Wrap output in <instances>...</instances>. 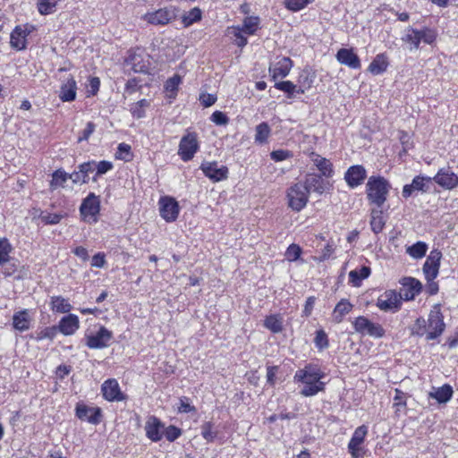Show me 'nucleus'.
<instances>
[{
  "mask_svg": "<svg viewBox=\"0 0 458 458\" xmlns=\"http://www.w3.org/2000/svg\"><path fill=\"white\" fill-rule=\"evenodd\" d=\"M210 120L216 125H226L229 123L228 116L222 111H215Z\"/></svg>",
  "mask_w": 458,
  "mask_h": 458,
  "instance_id": "64",
  "label": "nucleus"
},
{
  "mask_svg": "<svg viewBox=\"0 0 458 458\" xmlns=\"http://www.w3.org/2000/svg\"><path fill=\"white\" fill-rule=\"evenodd\" d=\"M57 334V327L55 326L53 327H47L44 329L40 330L39 332H37L35 340L37 342H40L44 339H49L53 340Z\"/></svg>",
  "mask_w": 458,
  "mask_h": 458,
  "instance_id": "48",
  "label": "nucleus"
},
{
  "mask_svg": "<svg viewBox=\"0 0 458 458\" xmlns=\"http://www.w3.org/2000/svg\"><path fill=\"white\" fill-rule=\"evenodd\" d=\"M441 259L442 252L439 250L435 249L430 251L422 268L427 281L434 280L437 276Z\"/></svg>",
  "mask_w": 458,
  "mask_h": 458,
  "instance_id": "15",
  "label": "nucleus"
},
{
  "mask_svg": "<svg viewBox=\"0 0 458 458\" xmlns=\"http://www.w3.org/2000/svg\"><path fill=\"white\" fill-rule=\"evenodd\" d=\"M354 330L362 335L374 338H381L385 335V329L378 323L370 321L364 316H360L352 322Z\"/></svg>",
  "mask_w": 458,
  "mask_h": 458,
  "instance_id": "5",
  "label": "nucleus"
},
{
  "mask_svg": "<svg viewBox=\"0 0 458 458\" xmlns=\"http://www.w3.org/2000/svg\"><path fill=\"white\" fill-rule=\"evenodd\" d=\"M390 189L391 184L383 176H370L366 184V193L369 202L378 208H382L387 199Z\"/></svg>",
  "mask_w": 458,
  "mask_h": 458,
  "instance_id": "1",
  "label": "nucleus"
},
{
  "mask_svg": "<svg viewBox=\"0 0 458 458\" xmlns=\"http://www.w3.org/2000/svg\"><path fill=\"white\" fill-rule=\"evenodd\" d=\"M293 67V61L289 57L279 58L273 65L269 67V73L273 81L278 78H285Z\"/></svg>",
  "mask_w": 458,
  "mask_h": 458,
  "instance_id": "25",
  "label": "nucleus"
},
{
  "mask_svg": "<svg viewBox=\"0 0 458 458\" xmlns=\"http://www.w3.org/2000/svg\"><path fill=\"white\" fill-rule=\"evenodd\" d=\"M310 158L313 165L319 171V175H322L325 178L333 177V175L335 174V171L333 164L329 159L320 156L316 152H311L310 154Z\"/></svg>",
  "mask_w": 458,
  "mask_h": 458,
  "instance_id": "24",
  "label": "nucleus"
},
{
  "mask_svg": "<svg viewBox=\"0 0 458 458\" xmlns=\"http://www.w3.org/2000/svg\"><path fill=\"white\" fill-rule=\"evenodd\" d=\"M201 19V11L198 7L191 9L188 13H184L182 17V21L184 27H189L194 22Z\"/></svg>",
  "mask_w": 458,
  "mask_h": 458,
  "instance_id": "45",
  "label": "nucleus"
},
{
  "mask_svg": "<svg viewBox=\"0 0 458 458\" xmlns=\"http://www.w3.org/2000/svg\"><path fill=\"white\" fill-rule=\"evenodd\" d=\"M63 216H64L62 214L41 212L39 215V219L45 225H56L60 223Z\"/></svg>",
  "mask_w": 458,
  "mask_h": 458,
  "instance_id": "53",
  "label": "nucleus"
},
{
  "mask_svg": "<svg viewBox=\"0 0 458 458\" xmlns=\"http://www.w3.org/2000/svg\"><path fill=\"white\" fill-rule=\"evenodd\" d=\"M352 304L347 299H342L335 307L333 319L335 323H341L344 317L352 310Z\"/></svg>",
  "mask_w": 458,
  "mask_h": 458,
  "instance_id": "31",
  "label": "nucleus"
},
{
  "mask_svg": "<svg viewBox=\"0 0 458 458\" xmlns=\"http://www.w3.org/2000/svg\"><path fill=\"white\" fill-rule=\"evenodd\" d=\"M103 398L108 402H123L127 400V395L122 392L118 381L115 378H109L101 385Z\"/></svg>",
  "mask_w": 458,
  "mask_h": 458,
  "instance_id": "12",
  "label": "nucleus"
},
{
  "mask_svg": "<svg viewBox=\"0 0 458 458\" xmlns=\"http://www.w3.org/2000/svg\"><path fill=\"white\" fill-rule=\"evenodd\" d=\"M367 178V171L361 165H353L344 173V181L352 188H357L361 185Z\"/></svg>",
  "mask_w": 458,
  "mask_h": 458,
  "instance_id": "18",
  "label": "nucleus"
},
{
  "mask_svg": "<svg viewBox=\"0 0 458 458\" xmlns=\"http://www.w3.org/2000/svg\"><path fill=\"white\" fill-rule=\"evenodd\" d=\"M80 171L73 172L68 174V180H71L73 183H84L86 182V163H82L79 165Z\"/></svg>",
  "mask_w": 458,
  "mask_h": 458,
  "instance_id": "52",
  "label": "nucleus"
},
{
  "mask_svg": "<svg viewBox=\"0 0 458 458\" xmlns=\"http://www.w3.org/2000/svg\"><path fill=\"white\" fill-rule=\"evenodd\" d=\"M400 283L402 288L398 294L402 297V301L413 300L422 290L421 283L413 277H403Z\"/></svg>",
  "mask_w": 458,
  "mask_h": 458,
  "instance_id": "16",
  "label": "nucleus"
},
{
  "mask_svg": "<svg viewBox=\"0 0 458 458\" xmlns=\"http://www.w3.org/2000/svg\"><path fill=\"white\" fill-rule=\"evenodd\" d=\"M437 38V31L435 29L424 27L421 30H417L409 27L405 30V34L402 40L410 45V50L418 49L420 42L432 45Z\"/></svg>",
  "mask_w": 458,
  "mask_h": 458,
  "instance_id": "2",
  "label": "nucleus"
},
{
  "mask_svg": "<svg viewBox=\"0 0 458 458\" xmlns=\"http://www.w3.org/2000/svg\"><path fill=\"white\" fill-rule=\"evenodd\" d=\"M264 327L274 334L283 331V318L280 315L267 316L264 320Z\"/></svg>",
  "mask_w": 458,
  "mask_h": 458,
  "instance_id": "37",
  "label": "nucleus"
},
{
  "mask_svg": "<svg viewBox=\"0 0 458 458\" xmlns=\"http://www.w3.org/2000/svg\"><path fill=\"white\" fill-rule=\"evenodd\" d=\"M56 327L57 331H60L65 335H72L79 328L78 317L73 314H69L60 320Z\"/></svg>",
  "mask_w": 458,
  "mask_h": 458,
  "instance_id": "28",
  "label": "nucleus"
},
{
  "mask_svg": "<svg viewBox=\"0 0 458 458\" xmlns=\"http://www.w3.org/2000/svg\"><path fill=\"white\" fill-rule=\"evenodd\" d=\"M297 371L310 374L312 376L318 377L319 378H323L325 377V373L321 370L320 367L312 363L306 364L303 369H298Z\"/></svg>",
  "mask_w": 458,
  "mask_h": 458,
  "instance_id": "57",
  "label": "nucleus"
},
{
  "mask_svg": "<svg viewBox=\"0 0 458 458\" xmlns=\"http://www.w3.org/2000/svg\"><path fill=\"white\" fill-rule=\"evenodd\" d=\"M31 32V30L26 25L24 28L16 26L10 35L11 47L21 51L26 48V38Z\"/></svg>",
  "mask_w": 458,
  "mask_h": 458,
  "instance_id": "23",
  "label": "nucleus"
},
{
  "mask_svg": "<svg viewBox=\"0 0 458 458\" xmlns=\"http://www.w3.org/2000/svg\"><path fill=\"white\" fill-rule=\"evenodd\" d=\"M50 306L51 310L56 313H67L72 310L69 301L62 296H52Z\"/></svg>",
  "mask_w": 458,
  "mask_h": 458,
  "instance_id": "34",
  "label": "nucleus"
},
{
  "mask_svg": "<svg viewBox=\"0 0 458 458\" xmlns=\"http://www.w3.org/2000/svg\"><path fill=\"white\" fill-rule=\"evenodd\" d=\"M255 142L265 144L271 134V128L267 123L262 122L256 126Z\"/></svg>",
  "mask_w": 458,
  "mask_h": 458,
  "instance_id": "38",
  "label": "nucleus"
},
{
  "mask_svg": "<svg viewBox=\"0 0 458 458\" xmlns=\"http://www.w3.org/2000/svg\"><path fill=\"white\" fill-rule=\"evenodd\" d=\"M76 82L72 78L67 80L60 89L59 98L64 102H69L75 99L76 97Z\"/></svg>",
  "mask_w": 458,
  "mask_h": 458,
  "instance_id": "32",
  "label": "nucleus"
},
{
  "mask_svg": "<svg viewBox=\"0 0 458 458\" xmlns=\"http://www.w3.org/2000/svg\"><path fill=\"white\" fill-rule=\"evenodd\" d=\"M95 169L97 170L96 176L105 174L113 169V163L106 160L100 161L98 163L94 161L88 162V173L94 171Z\"/></svg>",
  "mask_w": 458,
  "mask_h": 458,
  "instance_id": "41",
  "label": "nucleus"
},
{
  "mask_svg": "<svg viewBox=\"0 0 458 458\" xmlns=\"http://www.w3.org/2000/svg\"><path fill=\"white\" fill-rule=\"evenodd\" d=\"M292 157H293L292 152L289 150H285V149L274 150L270 153V157L275 162L284 161Z\"/></svg>",
  "mask_w": 458,
  "mask_h": 458,
  "instance_id": "62",
  "label": "nucleus"
},
{
  "mask_svg": "<svg viewBox=\"0 0 458 458\" xmlns=\"http://www.w3.org/2000/svg\"><path fill=\"white\" fill-rule=\"evenodd\" d=\"M200 169L208 179L216 182L227 179L228 168L225 165L218 166L217 162H204Z\"/></svg>",
  "mask_w": 458,
  "mask_h": 458,
  "instance_id": "17",
  "label": "nucleus"
},
{
  "mask_svg": "<svg viewBox=\"0 0 458 458\" xmlns=\"http://www.w3.org/2000/svg\"><path fill=\"white\" fill-rule=\"evenodd\" d=\"M370 215H371V218H370L371 230L373 231V233L377 234L383 230V228L386 225V221L384 220V217H383V211L381 210V208H372Z\"/></svg>",
  "mask_w": 458,
  "mask_h": 458,
  "instance_id": "33",
  "label": "nucleus"
},
{
  "mask_svg": "<svg viewBox=\"0 0 458 458\" xmlns=\"http://www.w3.org/2000/svg\"><path fill=\"white\" fill-rule=\"evenodd\" d=\"M323 177L324 176L315 173L306 174L302 185L309 194L315 192L318 195H322L324 192L331 190L332 184L325 181Z\"/></svg>",
  "mask_w": 458,
  "mask_h": 458,
  "instance_id": "11",
  "label": "nucleus"
},
{
  "mask_svg": "<svg viewBox=\"0 0 458 458\" xmlns=\"http://www.w3.org/2000/svg\"><path fill=\"white\" fill-rule=\"evenodd\" d=\"M368 434V428L365 425L358 427L348 444V452L352 458H361L363 456V444L365 437Z\"/></svg>",
  "mask_w": 458,
  "mask_h": 458,
  "instance_id": "13",
  "label": "nucleus"
},
{
  "mask_svg": "<svg viewBox=\"0 0 458 458\" xmlns=\"http://www.w3.org/2000/svg\"><path fill=\"white\" fill-rule=\"evenodd\" d=\"M195 406L190 403V399L186 396H182L179 400L178 412L180 413H190L196 412Z\"/></svg>",
  "mask_w": 458,
  "mask_h": 458,
  "instance_id": "59",
  "label": "nucleus"
},
{
  "mask_svg": "<svg viewBox=\"0 0 458 458\" xmlns=\"http://www.w3.org/2000/svg\"><path fill=\"white\" fill-rule=\"evenodd\" d=\"M428 245L424 242H417L416 243L407 247L406 252L413 259H419L426 255Z\"/></svg>",
  "mask_w": 458,
  "mask_h": 458,
  "instance_id": "40",
  "label": "nucleus"
},
{
  "mask_svg": "<svg viewBox=\"0 0 458 458\" xmlns=\"http://www.w3.org/2000/svg\"><path fill=\"white\" fill-rule=\"evenodd\" d=\"M102 420L103 414L100 407H88V423L98 425Z\"/></svg>",
  "mask_w": 458,
  "mask_h": 458,
  "instance_id": "50",
  "label": "nucleus"
},
{
  "mask_svg": "<svg viewBox=\"0 0 458 458\" xmlns=\"http://www.w3.org/2000/svg\"><path fill=\"white\" fill-rule=\"evenodd\" d=\"M140 81L137 78H132L127 81L124 88V95H131L141 89L140 84Z\"/></svg>",
  "mask_w": 458,
  "mask_h": 458,
  "instance_id": "60",
  "label": "nucleus"
},
{
  "mask_svg": "<svg viewBox=\"0 0 458 458\" xmlns=\"http://www.w3.org/2000/svg\"><path fill=\"white\" fill-rule=\"evenodd\" d=\"M159 213L161 217L167 223L174 222L180 212L177 200L170 196L161 197L158 200Z\"/></svg>",
  "mask_w": 458,
  "mask_h": 458,
  "instance_id": "7",
  "label": "nucleus"
},
{
  "mask_svg": "<svg viewBox=\"0 0 458 458\" xmlns=\"http://www.w3.org/2000/svg\"><path fill=\"white\" fill-rule=\"evenodd\" d=\"M176 16V9L170 6L147 13L144 14L143 20L153 25H165L175 20Z\"/></svg>",
  "mask_w": 458,
  "mask_h": 458,
  "instance_id": "8",
  "label": "nucleus"
},
{
  "mask_svg": "<svg viewBox=\"0 0 458 458\" xmlns=\"http://www.w3.org/2000/svg\"><path fill=\"white\" fill-rule=\"evenodd\" d=\"M337 61L352 69L360 68V60L352 48H340L336 53Z\"/></svg>",
  "mask_w": 458,
  "mask_h": 458,
  "instance_id": "26",
  "label": "nucleus"
},
{
  "mask_svg": "<svg viewBox=\"0 0 458 458\" xmlns=\"http://www.w3.org/2000/svg\"><path fill=\"white\" fill-rule=\"evenodd\" d=\"M314 344L318 350H324L329 346L327 335L323 329L316 331Z\"/></svg>",
  "mask_w": 458,
  "mask_h": 458,
  "instance_id": "51",
  "label": "nucleus"
},
{
  "mask_svg": "<svg viewBox=\"0 0 458 458\" xmlns=\"http://www.w3.org/2000/svg\"><path fill=\"white\" fill-rule=\"evenodd\" d=\"M13 250V247L7 238L0 239V267H4V265L9 263L11 257L10 253Z\"/></svg>",
  "mask_w": 458,
  "mask_h": 458,
  "instance_id": "39",
  "label": "nucleus"
},
{
  "mask_svg": "<svg viewBox=\"0 0 458 458\" xmlns=\"http://www.w3.org/2000/svg\"><path fill=\"white\" fill-rule=\"evenodd\" d=\"M30 320L28 310H22L13 314V326L16 330L24 332L30 329Z\"/></svg>",
  "mask_w": 458,
  "mask_h": 458,
  "instance_id": "29",
  "label": "nucleus"
},
{
  "mask_svg": "<svg viewBox=\"0 0 458 458\" xmlns=\"http://www.w3.org/2000/svg\"><path fill=\"white\" fill-rule=\"evenodd\" d=\"M131 156V146L126 143H120L117 148L116 157L129 161Z\"/></svg>",
  "mask_w": 458,
  "mask_h": 458,
  "instance_id": "61",
  "label": "nucleus"
},
{
  "mask_svg": "<svg viewBox=\"0 0 458 458\" xmlns=\"http://www.w3.org/2000/svg\"><path fill=\"white\" fill-rule=\"evenodd\" d=\"M399 140L403 146V151L404 153H406L408 149L412 148L413 143L411 141V137L408 132L401 131L399 132Z\"/></svg>",
  "mask_w": 458,
  "mask_h": 458,
  "instance_id": "63",
  "label": "nucleus"
},
{
  "mask_svg": "<svg viewBox=\"0 0 458 458\" xmlns=\"http://www.w3.org/2000/svg\"><path fill=\"white\" fill-rule=\"evenodd\" d=\"M402 306V297L394 290L383 293L377 301V307L383 311H398Z\"/></svg>",
  "mask_w": 458,
  "mask_h": 458,
  "instance_id": "10",
  "label": "nucleus"
},
{
  "mask_svg": "<svg viewBox=\"0 0 458 458\" xmlns=\"http://www.w3.org/2000/svg\"><path fill=\"white\" fill-rule=\"evenodd\" d=\"M228 35H233L235 38L234 43L239 47H243L247 45L248 40L247 38L244 36V32L241 30V27L239 26H233L229 27L227 29Z\"/></svg>",
  "mask_w": 458,
  "mask_h": 458,
  "instance_id": "44",
  "label": "nucleus"
},
{
  "mask_svg": "<svg viewBox=\"0 0 458 458\" xmlns=\"http://www.w3.org/2000/svg\"><path fill=\"white\" fill-rule=\"evenodd\" d=\"M163 435L169 442H174L182 435V430L174 425H170L167 428H164Z\"/></svg>",
  "mask_w": 458,
  "mask_h": 458,
  "instance_id": "56",
  "label": "nucleus"
},
{
  "mask_svg": "<svg viewBox=\"0 0 458 458\" xmlns=\"http://www.w3.org/2000/svg\"><path fill=\"white\" fill-rule=\"evenodd\" d=\"M389 65L386 54H378L375 56L368 67V71L373 75H379L385 72Z\"/></svg>",
  "mask_w": 458,
  "mask_h": 458,
  "instance_id": "30",
  "label": "nucleus"
},
{
  "mask_svg": "<svg viewBox=\"0 0 458 458\" xmlns=\"http://www.w3.org/2000/svg\"><path fill=\"white\" fill-rule=\"evenodd\" d=\"M149 62L142 50H131L125 59V66L134 72L147 73Z\"/></svg>",
  "mask_w": 458,
  "mask_h": 458,
  "instance_id": "9",
  "label": "nucleus"
},
{
  "mask_svg": "<svg viewBox=\"0 0 458 458\" xmlns=\"http://www.w3.org/2000/svg\"><path fill=\"white\" fill-rule=\"evenodd\" d=\"M181 83V77L179 75H174L172 78L168 79L165 84V89L166 92H168L169 98H174L176 95L178 90V86Z\"/></svg>",
  "mask_w": 458,
  "mask_h": 458,
  "instance_id": "47",
  "label": "nucleus"
},
{
  "mask_svg": "<svg viewBox=\"0 0 458 458\" xmlns=\"http://www.w3.org/2000/svg\"><path fill=\"white\" fill-rule=\"evenodd\" d=\"M275 88L285 92L288 95V98H293V93H295L296 85L290 81H284L276 82Z\"/></svg>",
  "mask_w": 458,
  "mask_h": 458,
  "instance_id": "55",
  "label": "nucleus"
},
{
  "mask_svg": "<svg viewBox=\"0 0 458 458\" xmlns=\"http://www.w3.org/2000/svg\"><path fill=\"white\" fill-rule=\"evenodd\" d=\"M445 327L443 315L439 310H432L428 315L427 321V340H434L440 336Z\"/></svg>",
  "mask_w": 458,
  "mask_h": 458,
  "instance_id": "14",
  "label": "nucleus"
},
{
  "mask_svg": "<svg viewBox=\"0 0 458 458\" xmlns=\"http://www.w3.org/2000/svg\"><path fill=\"white\" fill-rule=\"evenodd\" d=\"M454 394L453 387L445 384L440 387H433L432 391L428 393V397L435 399L438 403H446L449 402Z\"/></svg>",
  "mask_w": 458,
  "mask_h": 458,
  "instance_id": "27",
  "label": "nucleus"
},
{
  "mask_svg": "<svg viewBox=\"0 0 458 458\" xmlns=\"http://www.w3.org/2000/svg\"><path fill=\"white\" fill-rule=\"evenodd\" d=\"M411 330L412 335L427 336V321L423 318H418Z\"/></svg>",
  "mask_w": 458,
  "mask_h": 458,
  "instance_id": "49",
  "label": "nucleus"
},
{
  "mask_svg": "<svg viewBox=\"0 0 458 458\" xmlns=\"http://www.w3.org/2000/svg\"><path fill=\"white\" fill-rule=\"evenodd\" d=\"M112 332L101 327L96 335L88 336V348L102 349L108 346L112 339Z\"/></svg>",
  "mask_w": 458,
  "mask_h": 458,
  "instance_id": "22",
  "label": "nucleus"
},
{
  "mask_svg": "<svg viewBox=\"0 0 458 458\" xmlns=\"http://www.w3.org/2000/svg\"><path fill=\"white\" fill-rule=\"evenodd\" d=\"M370 267L363 266L360 269H354L349 273V282L353 286H360L363 279L367 278L370 275Z\"/></svg>",
  "mask_w": 458,
  "mask_h": 458,
  "instance_id": "35",
  "label": "nucleus"
},
{
  "mask_svg": "<svg viewBox=\"0 0 458 458\" xmlns=\"http://www.w3.org/2000/svg\"><path fill=\"white\" fill-rule=\"evenodd\" d=\"M259 25V18L257 16H249L243 20L241 30L247 35H253Z\"/></svg>",
  "mask_w": 458,
  "mask_h": 458,
  "instance_id": "43",
  "label": "nucleus"
},
{
  "mask_svg": "<svg viewBox=\"0 0 458 458\" xmlns=\"http://www.w3.org/2000/svg\"><path fill=\"white\" fill-rule=\"evenodd\" d=\"M288 206L294 211L303 209L309 201V193L302 183L297 182L287 190Z\"/></svg>",
  "mask_w": 458,
  "mask_h": 458,
  "instance_id": "4",
  "label": "nucleus"
},
{
  "mask_svg": "<svg viewBox=\"0 0 458 458\" xmlns=\"http://www.w3.org/2000/svg\"><path fill=\"white\" fill-rule=\"evenodd\" d=\"M431 182V177L417 175L413 178L411 183L403 186L402 195L403 198L408 199L414 191L427 192Z\"/></svg>",
  "mask_w": 458,
  "mask_h": 458,
  "instance_id": "19",
  "label": "nucleus"
},
{
  "mask_svg": "<svg viewBox=\"0 0 458 458\" xmlns=\"http://www.w3.org/2000/svg\"><path fill=\"white\" fill-rule=\"evenodd\" d=\"M294 382L304 385L300 394L305 397H310L325 391L326 384L321 381L322 378L306 374L301 371H296L293 377Z\"/></svg>",
  "mask_w": 458,
  "mask_h": 458,
  "instance_id": "3",
  "label": "nucleus"
},
{
  "mask_svg": "<svg viewBox=\"0 0 458 458\" xmlns=\"http://www.w3.org/2000/svg\"><path fill=\"white\" fill-rule=\"evenodd\" d=\"M431 179L446 190H453L458 185V175L451 171L449 167L441 168Z\"/></svg>",
  "mask_w": 458,
  "mask_h": 458,
  "instance_id": "20",
  "label": "nucleus"
},
{
  "mask_svg": "<svg viewBox=\"0 0 458 458\" xmlns=\"http://www.w3.org/2000/svg\"><path fill=\"white\" fill-rule=\"evenodd\" d=\"M100 211V199L94 193L88 194V216H90L93 222L98 221V215Z\"/></svg>",
  "mask_w": 458,
  "mask_h": 458,
  "instance_id": "36",
  "label": "nucleus"
},
{
  "mask_svg": "<svg viewBox=\"0 0 458 458\" xmlns=\"http://www.w3.org/2000/svg\"><path fill=\"white\" fill-rule=\"evenodd\" d=\"M68 181V174L59 169L53 173L52 180L50 182V190L55 191L60 187H64L65 182Z\"/></svg>",
  "mask_w": 458,
  "mask_h": 458,
  "instance_id": "42",
  "label": "nucleus"
},
{
  "mask_svg": "<svg viewBox=\"0 0 458 458\" xmlns=\"http://www.w3.org/2000/svg\"><path fill=\"white\" fill-rule=\"evenodd\" d=\"M301 254V249L297 244H291L286 251H285V258L288 261H296Z\"/></svg>",
  "mask_w": 458,
  "mask_h": 458,
  "instance_id": "58",
  "label": "nucleus"
},
{
  "mask_svg": "<svg viewBox=\"0 0 458 458\" xmlns=\"http://www.w3.org/2000/svg\"><path fill=\"white\" fill-rule=\"evenodd\" d=\"M313 1L314 0H285V6L290 11L298 12L305 8Z\"/></svg>",
  "mask_w": 458,
  "mask_h": 458,
  "instance_id": "54",
  "label": "nucleus"
},
{
  "mask_svg": "<svg viewBox=\"0 0 458 458\" xmlns=\"http://www.w3.org/2000/svg\"><path fill=\"white\" fill-rule=\"evenodd\" d=\"M199 148L197 134L195 132H187L180 140L178 155L182 161L188 162L194 157Z\"/></svg>",
  "mask_w": 458,
  "mask_h": 458,
  "instance_id": "6",
  "label": "nucleus"
},
{
  "mask_svg": "<svg viewBox=\"0 0 458 458\" xmlns=\"http://www.w3.org/2000/svg\"><path fill=\"white\" fill-rule=\"evenodd\" d=\"M165 424L156 416H150L145 424L146 437L153 442H158L163 437Z\"/></svg>",
  "mask_w": 458,
  "mask_h": 458,
  "instance_id": "21",
  "label": "nucleus"
},
{
  "mask_svg": "<svg viewBox=\"0 0 458 458\" xmlns=\"http://www.w3.org/2000/svg\"><path fill=\"white\" fill-rule=\"evenodd\" d=\"M214 424L211 421L204 422L201 425V436L208 442L211 443L217 437V431L213 430Z\"/></svg>",
  "mask_w": 458,
  "mask_h": 458,
  "instance_id": "46",
  "label": "nucleus"
}]
</instances>
